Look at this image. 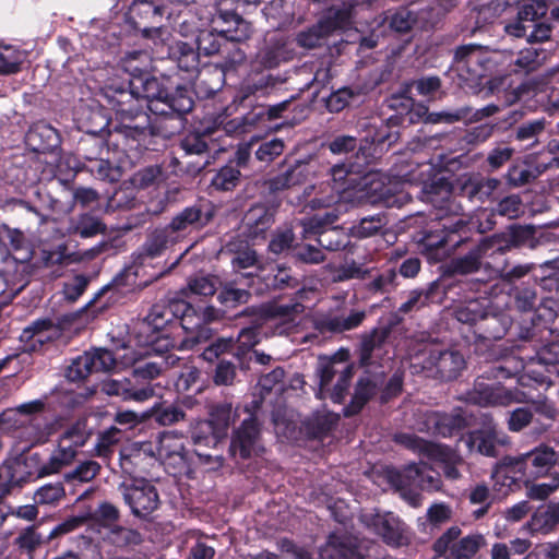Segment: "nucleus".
<instances>
[{"mask_svg":"<svg viewBox=\"0 0 559 559\" xmlns=\"http://www.w3.org/2000/svg\"><path fill=\"white\" fill-rule=\"evenodd\" d=\"M139 81L141 90L135 82H131L130 85L154 114L163 118L173 117L181 120V117L192 109L193 100L186 88L178 87L174 93H168L160 87L156 78L145 76Z\"/></svg>","mask_w":559,"mask_h":559,"instance_id":"nucleus-1","label":"nucleus"},{"mask_svg":"<svg viewBox=\"0 0 559 559\" xmlns=\"http://www.w3.org/2000/svg\"><path fill=\"white\" fill-rule=\"evenodd\" d=\"M45 405L44 400H34L16 407L4 409L0 413V428L15 431L16 436L28 442L29 445L46 442L48 433L34 417L44 412Z\"/></svg>","mask_w":559,"mask_h":559,"instance_id":"nucleus-2","label":"nucleus"},{"mask_svg":"<svg viewBox=\"0 0 559 559\" xmlns=\"http://www.w3.org/2000/svg\"><path fill=\"white\" fill-rule=\"evenodd\" d=\"M118 359L119 357L104 348L86 352L71 362L67 368L66 376L70 381H80L92 372L110 371L116 366ZM120 359L124 367H131L142 360V355L135 350H129Z\"/></svg>","mask_w":559,"mask_h":559,"instance_id":"nucleus-3","label":"nucleus"},{"mask_svg":"<svg viewBox=\"0 0 559 559\" xmlns=\"http://www.w3.org/2000/svg\"><path fill=\"white\" fill-rule=\"evenodd\" d=\"M116 121L115 131L133 140H138L147 133L169 136L182 127L181 120L173 117H159L153 121L146 111L117 118Z\"/></svg>","mask_w":559,"mask_h":559,"instance_id":"nucleus-4","label":"nucleus"},{"mask_svg":"<svg viewBox=\"0 0 559 559\" xmlns=\"http://www.w3.org/2000/svg\"><path fill=\"white\" fill-rule=\"evenodd\" d=\"M361 522L391 547H403L411 544L409 527L392 512L365 513Z\"/></svg>","mask_w":559,"mask_h":559,"instance_id":"nucleus-5","label":"nucleus"},{"mask_svg":"<svg viewBox=\"0 0 559 559\" xmlns=\"http://www.w3.org/2000/svg\"><path fill=\"white\" fill-rule=\"evenodd\" d=\"M317 372L319 377L318 397H330L333 402L341 403L353 377L352 367L347 365L337 366L333 361L324 360L320 362Z\"/></svg>","mask_w":559,"mask_h":559,"instance_id":"nucleus-6","label":"nucleus"},{"mask_svg":"<svg viewBox=\"0 0 559 559\" xmlns=\"http://www.w3.org/2000/svg\"><path fill=\"white\" fill-rule=\"evenodd\" d=\"M461 533L459 526H451L435 542L433 550L439 556L450 559L473 557L484 546L485 539L480 534H471L460 538Z\"/></svg>","mask_w":559,"mask_h":559,"instance_id":"nucleus-7","label":"nucleus"},{"mask_svg":"<svg viewBox=\"0 0 559 559\" xmlns=\"http://www.w3.org/2000/svg\"><path fill=\"white\" fill-rule=\"evenodd\" d=\"M189 311V302L181 299L162 300L152 306L145 317V322L154 331L163 330L166 325L178 322L185 329H193L197 321L193 317L185 316Z\"/></svg>","mask_w":559,"mask_h":559,"instance_id":"nucleus-8","label":"nucleus"},{"mask_svg":"<svg viewBox=\"0 0 559 559\" xmlns=\"http://www.w3.org/2000/svg\"><path fill=\"white\" fill-rule=\"evenodd\" d=\"M126 504L133 515L145 518L155 511L159 504L158 492L150 481L136 479L120 487Z\"/></svg>","mask_w":559,"mask_h":559,"instance_id":"nucleus-9","label":"nucleus"},{"mask_svg":"<svg viewBox=\"0 0 559 559\" xmlns=\"http://www.w3.org/2000/svg\"><path fill=\"white\" fill-rule=\"evenodd\" d=\"M261 421L255 414L249 413L231 436L229 451L233 455L249 459L263 451L261 445Z\"/></svg>","mask_w":559,"mask_h":559,"instance_id":"nucleus-10","label":"nucleus"},{"mask_svg":"<svg viewBox=\"0 0 559 559\" xmlns=\"http://www.w3.org/2000/svg\"><path fill=\"white\" fill-rule=\"evenodd\" d=\"M467 401L483 407L509 406L513 403L526 402L524 393L513 392L498 383L489 384L476 381L467 393Z\"/></svg>","mask_w":559,"mask_h":559,"instance_id":"nucleus-11","label":"nucleus"},{"mask_svg":"<svg viewBox=\"0 0 559 559\" xmlns=\"http://www.w3.org/2000/svg\"><path fill=\"white\" fill-rule=\"evenodd\" d=\"M100 93L107 105L115 111L116 119L145 112L147 107L135 91L128 88L124 84L107 83L100 88Z\"/></svg>","mask_w":559,"mask_h":559,"instance_id":"nucleus-12","label":"nucleus"},{"mask_svg":"<svg viewBox=\"0 0 559 559\" xmlns=\"http://www.w3.org/2000/svg\"><path fill=\"white\" fill-rule=\"evenodd\" d=\"M390 483L396 489H403L416 484L423 490L436 491L441 488V480L437 473L428 469L426 464H409L403 472L391 469L388 472Z\"/></svg>","mask_w":559,"mask_h":559,"instance_id":"nucleus-13","label":"nucleus"},{"mask_svg":"<svg viewBox=\"0 0 559 559\" xmlns=\"http://www.w3.org/2000/svg\"><path fill=\"white\" fill-rule=\"evenodd\" d=\"M185 316L193 317L197 321L193 329H185V337L181 341V347L192 349L197 345L210 341L213 336V330L210 323L219 320L221 311L214 306H206L202 309H195L189 304V311Z\"/></svg>","mask_w":559,"mask_h":559,"instance_id":"nucleus-14","label":"nucleus"},{"mask_svg":"<svg viewBox=\"0 0 559 559\" xmlns=\"http://www.w3.org/2000/svg\"><path fill=\"white\" fill-rule=\"evenodd\" d=\"M423 368L435 371L443 380H453L465 368V359L457 350L431 347L426 352Z\"/></svg>","mask_w":559,"mask_h":559,"instance_id":"nucleus-15","label":"nucleus"},{"mask_svg":"<svg viewBox=\"0 0 559 559\" xmlns=\"http://www.w3.org/2000/svg\"><path fill=\"white\" fill-rule=\"evenodd\" d=\"M100 391L108 396L120 397L122 401L144 403L155 395V385L138 383L131 378L108 379L102 382Z\"/></svg>","mask_w":559,"mask_h":559,"instance_id":"nucleus-16","label":"nucleus"},{"mask_svg":"<svg viewBox=\"0 0 559 559\" xmlns=\"http://www.w3.org/2000/svg\"><path fill=\"white\" fill-rule=\"evenodd\" d=\"M235 22L238 26L235 35L226 36L228 31H222L221 33H214L212 31H202L199 33L197 38L198 51L205 56H212L221 52L222 47L225 49L227 46H231L230 40H242L248 37L249 24L239 16H235Z\"/></svg>","mask_w":559,"mask_h":559,"instance_id":"nucleus-17","label":"nucleus"},{"mask_svg":"<svg viewBox=\"0 0 559 559\" xmlns=\"http://www.w3.org/2000/svg\"><path fill=\"white\" fill-rule=\"evenodd\" d=\"M212 218L210 213H203L199 206H189L176 214L170 223L164 227L166 231L175 236L176 243L193 230L205 226Z\"/></svg>","mask_w":559,"mask_h":559,"instance_id":"nucleus-18","label":"nucleus"},{"mask_svg":"<svg viewBox=\"0 0 559 559\" xmlns=\"http://www.w3.org/2000/svg\"><path fill=\"white\" fill-rule=\"evenodd\" d=\"M492 240L487 237L473 247L466 254L452 259L448 264V271L452 274L467 275L479 271L483 266L488 267L489 264H483L481 260L486 257H492Z\"/></svg>","mask_w":559,"mask_h":559,"instance_id":"nucleus-19","label":"nucleus"},{"mask_svg":"<svg viewBox=\"0 0 559 559\" xmlns=\"http://www.w3.org/2000/svg\"><path fill=\"white\" fill-rule=\"evenodd\" d=\"M548 11L546 0H525L518 11L516 20L504 26L506 33L514 37H524L526 35V22H536L544 17Z\"/></svg>","mask_w":559,"mask_h":559,"instance_id":"nucleus-20","label":"nucleus"},{"mask_svg":"<svg viewBox=\"0 0 559 559\" xmlns=\"http://www.w3.org/2000/svg\"><path fill=\"white\" fill-rule=\"evenodd\" d=\"M304 311V306L299 302L280 305H269L264 309L266 320L275 328L277 334H287L297 324V318Z\"/></svg>","mask_w":559,"mask_h":559,"instance_id":"nucleus-21","label":"nucleus"},{"mask_svg":"<svg viewBox=\"0 0 559 559\" xmlns=\"http://www.w3.org/2000/svg\"><path fill=\"white\" fill-rule=\"evenodd\" d=\"M533 226L511 225L507 231L488 236L492 240V253L504 254L512 248L521 247L534 237Z\"/></svg>","mask_w":559,"mask_h":559,"instance_id":"nucleus-22","label":"nucleus"},{"mask_svg":"<svg viewBox=\"0 0 559 559\" xmlns=\"http://www.w3.org/2000/svg\"><path fill=\"white\" fill-rule=\"evenodd\" d=\"M155 455L166 465L182 467L187 462L182 438L171 432L162 433L153 456Z\"/></svg>","mask_w":559,"mask_h":559,"instance_id":"nucleus-23","label":"nucleus"},{"mask_svg":"<svg viewBox=\"0 0 559 559\" xmlns=\"http://www.w3.org/2000/svg\"><path fill=\"white\" fill-rule=\"evenodd\" d=\"M323 219L319 216L311 217L307 221H302L305 234H318V243L330 251L343 250L348 245L347 236L337 228H329L319 230L322 226Z\"/></svg>","mask_w":559,"mask_h":559,"instance_id":"nucleus-24","label":"nucleus"},{"mask_svg":"<svg viewBox=\"0 0 559 559\" xmlns=\"http://www.w3.org/2000/svg\"><path fill=\"white\" fill-rule=\"evenodd\" d=\"M500 183V180L497 178H462L459 181V194L472 202L478 201L483 203L491 198Z\"/></svg>","mask_w":559,"mask_h":559,"instance_id":"nucleus-25","label":"nucleus"},{"mask_svg":"<svg viewBox=\"0 0 559 559\" xmlns=\"http://www.w3.org/2000/svg\"><path fill=\"white\" fill-rule=\"evenodd\" d=\"M254 274L252 272L239 273L233 282L226 283L219 292L217 299L226 307H235L248 302L250 293L246 288L237 287L245 285L250 287L253 283Z\"/></svg>","mask_w":559,"mask_h":559,"instance_id":"nucleus-26","label":"nucleus"},{"mask_svg":"<svg viewBox=\"0 0 559 559\" xmlns=\"http://www.w3.org/2000/svg\"><path fill=\"white\" fill-rule=\"evenodd\" d=\"M242 222L248 237L254 239L263 236L273 225L274 212L264 204H255L247 211Z\"/></svg>","mask_w":559,"mask_h":559,"instance_id":"nucleus-27","label":"nucleus"},{"mask_svg":"<svg viewBox=\"0 0 559 559\" xmlns=\"http://www.w3.org/2000/svg\"><path fill=\"white\" fill-rule=\"evenodd\" d=\"M322 559H364L355 540L347 535L333 534L321 549Z\"/></svg>","mask_w":559,"mask_h":559,"instance_id":"nucleus-28","label":"nucleus"},{"mask_svg":"<svg viewBox=\"0 0 559 559\" xmlns=\"http://www.w3.org/2000/svg\"><path fill=\"white\" fill-rule=\"evenodd\" d=\"M282 81L266 72H252L241 83L239 95L241 100L251 96H264L269 94Z\"/></svg>","mask_w":559,"mask_h":559,"instance_id":"nucleus-29","label":"nucleus"},{"mask_svg":"<svg viewBox=\"0 0 559 559\" xmlns=\"http://www.w3.org/2000/svg\"><path fill=\"white\" fill-rule=\"evenodd\" d=\"M498 441L497 425L488 420L484 428L474 430L468 435L467 445L487 456H497L496 443Z\"/></svg>","mask_w":559,"mask_h":559,"instance_id":"nucleus-30","label":"nucleus"},{"mask_svg":"<svg viewBox=\"0 0 559 559\" xmlns=\"http://www.w3.org/2000/svg\"><path fill=\"white\" fill-rule=\"evenodd\" d=\"M175 236L169 235L165 228L152 231L141 247L136 260L143 265L148 259L159 257L169 246L176 243Z\"/></svg>","mask_w":559,"mask_h":559,"instance_id":"nucleus-31","label":"nucleus"},{"mask_svg":"<svg viewBox=\"0 0 559 559\" xmlns=\"http://www.w3.org/2000/svg\"><path fill=\"white\" fill-rule=\"evenodd\" d=\"M60 335L61 329L59 325L51 320L41 319L26 326L21 334V340L33 342V347H35L36 344L44 345L60 337Z\"/></svg>","mask_w":559,"mask_h":559,"instance_id":"nucleus-32","label":"nucleus"},{"mask_svg":"<svg viewBox=\"0 0 559 559\" xmlns=\"http://www.w3.org/2000/svg\"><path fill=\"white\" fill-rule=\"evenodd\" d=\"M225 82L224 70L217 67L205 68L198 72L194 82L195 94L201 98H210L221 91Z\"/></svg>","mask_w":559,"mask_h":559,"instance_id":"nucleus-33","label":"nucleus"},{"mask_svg":"<svg viewBox=\"0 0 559 559\" xmlns=\"http://www.w3.org/2000/svg\"><path fill=\"white\" fill-rule=\"evenodd\" d=\"M360 174V166L353 163H342L331 168V176L337 190L356 188L359 185L358 180L361 179ZM362 180L364 187L371 181L370 176H365Z\"/></svg>","mask_w":559,"mask_h":559,"instance_id":"nucleus-34","label":"nucleus"},{"mask_svg":"<svg viewBox=\"0 0 559 559\" xmlns=\"http://www.w3.org/2000/svg\"><path fill=\"white\" fill-rule=\"evenodd\" d=\"M389 329L381 328L374 329L368 334L361 336L359 346V362L362 366H369L374 362L378 352L381 350L386 337L389 336Z\"/></svg>","mask_w":559,"mask_h":559,"instance_id":"nucleus-35","label":"nucleus"},{"mask_svg":"<svg viewBox=\"0 0 559 559\" xmlns=\"http://www.w3.org/2000/svg\"><path fill=\"white\" fill-rule=\"evenodd\" d=\"M379 384L380 381L378 377H361L356 384L350 404L345 408V416L357 414L376 394Z\"/></svg>","mask_w":559,"mask_h":559,"instance_id":"nucleus-36","label":"nucleus"},{"mask_svg":"<svg viewBox=\"0 0 559 559\" xmlns=\"http://www.w3.org/2000/svg\"><path fill=\"white\" fill-rule=\"evenodd\" d=\"M365 317V311L352 310L347 314L328 316L323 318L319 324L323 332L342 333L359 326Z\"/></svg>","mask_w":559,"mask_h":559,"instance_id":"nucleus-37","label":"nucleus"},{"mask_svg":"<svg viewBox=\"0 0 559 559\" xmlns=\"http://www.w3.org/2000/svg\"><path fill=\"white\" fill-rule=\"evenodd\" d=\"M310 175L309 165L305 162H297L286 171L275 176L270 180V188L273 191L292 188L307 181Z\"/></svg>","mask_w":559,"mask_h":559,"instance_id":"nucleus-38","label":"nucleus"},{"mask_svg":"<svg viewBox=\"0 0 559 559\" xmlns=\"http://www.w3.org/2000/svg\"><path fill=\"white\" fill-rule=\"evenodd\" d=\"M78 452L70 445H66L58 440L57 448L52 451L50 457L38 469V477L59 473L63 467L69 466L75 460Z\"/></svg>","mask_w":559,"mask_h":559,"instance_id":"nucleus-39","label":"nucleus"},{"mask_svg":"<svg viewBox=\"0 0 559 559\" xmlns=\"http://www.w3.org/2000/svg\"><path fill=\"white\" fill-rule=\"evenodd\" d=\"M194 401L190 397L183 399L180 403H157L156 424L159 426H171L186 419L185 408H191Z\"/></svg>","mask_w":559,"mask_h":559,"instance_id":"nucleus-40","label":"nucleus"},{"mask_svg":"<svg viewBox=\"0 0 559 559\" xmlns=\"http://www.w3.org/2000/svg\"><path fill=\"white\" fill-rule=\"evenodd\" d=\"M169 57L177 63L178 68L186 72H193L199 67V52L187 43L177 41L168 48Z\"/></svg>","mask_w":559,"mask_h":559,"instance_id":"nucleus-41","label":"nucleus"},{"mask_svg":"<svg viewBox=\"0 0 559 559\" xmlns=\"http://www.w3.org/2000/svg\"><path fill=\"white\" fill-rule=\"evenodd\" d=\"M510 61L512 62V53L509 51L489 49L487 46L481 45L479 52V59L476 68L479 70L478 74H474V78H481L487 72L495 71L502 63Z\"/></svg>","mask_w":559,"mask_h":559,"instance_id":"nucleus-42","label":"nucleus"},{"mask_svg":"<svg viewBox=\"0 0 559 559\" xmlns=\"http://www.w3.org/2000/svg\"><path fill=\"white\" fill-rule=\"evenodd\" d=\"M91 436L92 429L87 425V419L81 418L63 430L59 441L78 452V449L83 447Z\"/></svg>","mask_w":559,"mask_h":559,"instance_id":"nucleus-43","label":"nucleus"},{"mask_svg":"<svg viewBox=\"0 0 559 559\" xmlns=\"http://www.w3.org/2000/svg\"><path fill=\"white\" fill-rule=\"evenodd\" d=\"M503 9L498 2L475 5L468 13V22L473 23L472 34L487 24L492 23L502 13Z\"/></svg>","mask_w":559,"mask_h":559,"instance_id":"nucleus-44","label":"nucleus"},{"mask_svg":"<svg viewBox=\"0 0 559 559\" xmlns=\"http://www.w3.org/2000/svg\"><path fill=\"white\" fill-rule=\"evenodd\" d=\"M481 45L467 44L455 48L453 62L457 70H466L472 75L478 74L479 70L476 68L479 59Z\"/></svg>","mask_w":559,"mask_h":559,"instance_id":"nucleus-45","label":"nucleus"},{"mask_svg":"<svg viewBox=\"0 0 559 559\" xmlns=\"http://www.w3.org/2000/svg\"><path fill=\"white\" fill-rule=\"evenodd\" d=\"M548 165H537L534 167H521L513 165L509 168L506 179L511 187L520 188L523 187L536 178H538L546 169Z\"/></svg>","mask_w":559,"mask_h":559,"instance_id":"nucleus-46","label":"nucleus"},{"mask_svg":"<svg viewBox=\"0 0 559 559\" xmlns=\"http://www.w3.org/2000/svg\"><path fill=\"white\" fill-rule=\"evenodd\" d=\"M528 463L536 468V475H543L558 460V453L548 445H542L526 453Z\"/></svg>","mask_w":559,"mask_h":559,"instance_id":"nucleus-47","label":"nucleus"},{"mask_svg":"<svg viewBox=\"0 0 559 559\" xmlns=\"http://www.w3.org/2000/svg\"><path fill=\"white\" fill-rule=\"evenodd\" d=\"M106 229L103 222L91 214H81L71 222V231L82 238L93 237L104 233Z\"/></svg>","mask_w":559,"mask_h":559,"instance_id":"nucleus-48","label":"nucleus"},{"mask_svg":"<svg viewBox=\"0 0 559 559\" xmlns=\"http://www.w3.org/2000/svg\"><path fill=\"white\" fill-rule=\"evenodd\" d=\"M492 209L493 214L508 219H518L525 213V206L520 194H509L500 199Z\"/></svg>","mask_w":559,"mask_h":559,"instance_id":"nucleus-49","label":"nucleus"},{"mask_svg":"<svg viewBox=\"0 0 559 559\" xmlns=\"http://www.w3.org/2000/svg\"><path fill=\"white\" fill-rule=\"evenodd\" d=\"M121 436V430L116 426H111L99 433L94 447L95 455L102 459H108L112 454L114 448L120 442Z\"/></svg>","mask_w":559,"mask_h":559,"instance_id":"nucleus-50","label":"nucleus"},{"mask_svg":"<svg viewBox=\"0 0 559 559\" xmlns=\"http://www.w3.org/2000/svg\"><path fill=\"white\" fill-rule=\"evenodd\" d=\"M366 284V289L372 294L389 293L397 286L395 269L385 270L382 273L373 271L372 277Z\"/></svg>","mask_w":559,"mask_h":559,"instance_id":"nucleus-51","label":"nucleus"},{"mask_svg":"<svg viewBox=\"0 0 559 559\" xmlns=\"http://www.w3.org/2000/svg\"><path fill=\"white\" fill-rule=\"evenodd\" d=\"M338 416L333 413H316L307 421L308 432L313 438H322L336 425Z\"/></svg>","mask_w":559,"mask_h":559,"instance_id":"nucleus-52","label":"nucleus"},{"mask_svg":"<svg viewBox=\"0 0 559 559\" xmlns=\"http://www.w3.org/2000/svg\"><path fill=\"white\" fill-rule=\"evenodd\" d=\"M240 179V170L237 166L226 165L222 167L212 178L211 185L219 191H230L235 189Z\"/></svg>","mask_w":559,"mask_h":559,"instance_id":"nucleus-53","label":"nucleus"},{"mask_svg":"<svg viewBox=\"0 0 559 559\" xmlns=\"http://www.w3.org/2000/svg\"><path fill=\"white\" fill-rule=\"evenodd\" d=\"M526 497L532 500H545L559 488V473L551 475L545 483L525 480Z\"/></svg>","mask_w":559,"mask_h":559,"instance_id":"nucleus-54","label":"nucleus"},{"mask_svg":"<svg viewBox=\"0 0 559 559\" xmlns=\"http://www.w3.org/2000/svg\"><path fill=\"white\" fill-rule=\"evenodd\" d=\"M86 169L98 180L106 182H117L122 176L121 168L112 165L107 159L95 160L93 164L86 165Z\"/></svg>","mask_w":559,"mask_h":559,"instance_id":"nucleus-55","label":"nucleus"},{"mask_svg":"<svg viewBox=\"0 0 559 559\" xmlns=\"http://www.w3.org/2000/svg\"><path fill=\"white\" fill-rule=\"evenodd\" d=\"M141 452L154 455L152 444L148 442H135L120 451V466L123 472L128 474H132L134 472L133 459H138L141 455Z\"/></svg>","mask_w":559,"mask_h":559,"instance_id":"nucleus-56","label":"nucleus"},{"mask_svg":"<svg viewBox=\"0 0 559 559\" xmlns=\"http://www.w3.org/2000/svg\"><path fill=\"white\" fill-rule=\"evenodd\" d=\"M100 472V465L96 461H84L74 469L64 474V480L68 483H88L93 480Z\"/></svg>","mask_w":559,"mask_h":559,"instance_id":"nucleus-57","label":"nucleus"},{"mask_svg":"<svg viewBox=\"0 0 559 559\" xmlns=\"http://www.w3.org/2000/svg\"><path fill=\"white\" fill-rule=\"evenodd\" d=\"M234 421L233 406L229 403L215 405L210 413V425L217 432H225Z\"/></svg>","mask_w":559,"mask_h":559,"instance_id":"nucleus-58","label":"nucleus"},{"mask_svg":"<svg viewBox=\"0 0 559 559\" xmlns=\"http://www.w3.org/2000/svg\"><path fill=\"white\" fill-rule=\"evenodd\" d=\"M319 22L330 35L337 29L346 28L350 24V11L348 9H331Z\"/></svg>","mask_w":559,"mask_h":559,"instance_id":"nucleus-59","label":"nucleus"},{"mask_svg":"<svg viewBox=\"0 0 559 559\" xmlns=\"http://www.w3.org/2000/svg\"><path fill=\"white\" fill-rule=\"evenodd\" d=\"M545 127L544 118L524 122L518 127L515 139L520 142H528L530 146H533L538 142V136L544 133Z\"/></svg>","mask_w":559,"mask_h":559,"instance_id":"nucleus-60","label":"nucleus"},{"mask_svg":"<svg viewBox=\"0 0 559 559\" xmlns=\"http://www.w3.org/2000/svg\"><path fill=\"white\" fill-rule=\"evenodd\" d=\"M79 152L85 160H87L90 164H93L95 160L103 158L102 156L104 152H107V146L102 139L96 136H88L81 140Z\"/></svg>","mask_w":559,"mask_h":559,"instance_id":"nucleus-61","label":"nucleus"},{"mask_svg":"<svg viewBox=\"0 0 559 559\" xmlns=\"http://www.w3.org/2000/svg\"><path fill=\"white\" fill-rule=\"evenodd\" d=\"M110 538L118 547L136 546L143 540L140 532L120 525H114L110 528Z\"/></svg>","mask_w":559,"mask_h":559,"instance_id":"nucleus-62","label":"nucleus"},{"mask_svg":"<svg viewBox=\"0 0 559 559\" xmlns=\"http://www.w3.org/2000/svg\"><path fill=\"white\" fill-rule=\"evenodd\" d=\"M540 55L542 52L534 48L522 50L518 58L514 60L515 68L512 69V72L528 73L536 70L542 64Z\"/></svg>","mask_w":559,"mask_h":559,"instance_id":"nucleus-63","label":"nucleus"},{"mask_svg":"<svg viewBox=\"0 0 559 559\" xmlns=\"http://www.w3.org/2000/svg\"><path fill=\"white\" fill-rule=\"evenodd\" d=\"M163 371V364L158 360L145 361L134 367L132 380L138 383H151Z\"/></svg>","mask_w":559,"mask_h":559,"instance_id":"nucleus-64","label":"nucleus"}]
</instances>
